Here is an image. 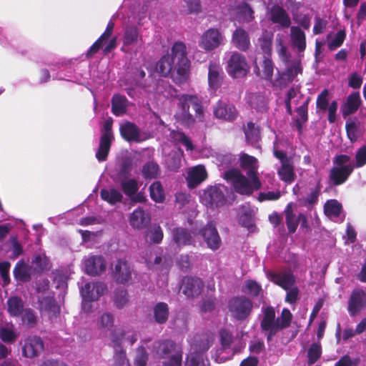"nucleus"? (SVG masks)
Here are the masks:
<instances>
[{
  "instance_id": "36",
  "label": "nucleus",
  "mask_w": 366,
  "mask_h": 366,
  "mask_svg": "<svg viewBox=\"0 0 366 366\" xmlns=\"http://www.w3.org/2000/svg\"><path fill=\"white\" fill-rule=\"evenodd\" d=\"M236 17L240 23H248L254 19V11L246 3L239 5L237 8Z\"/></svg>"
},
{
  "instance_id": "5",
  "label": "nucleus",
  "mask_w": 366,
  "mask_h": 366,
  "mask_svg": "<svg viewBox=\"0 0 366 366\" xmlns=\"http://www.w3.org/2000/svg\"><path fill=\"white\" fill-rule=\"evenodd\" d=\"M275 49L281 61L285 64V71L283 78L287 81H291L298 74L302 72V66L300 59L290 60V54L285 46V36L278 34L276 37Z\"/></svg>"
},
{
  "instance_id": "62",
  "label": "nucleus",
  "mask_w": 366,
  "mask_h": 366,
  "mask_svg": "<svg viewBox=\"0 0 366 366\" xmlns=\"http://www.w3.org/2000/svg\"><path fill=\"white\" fill-rule=\"evenodd\" d=\"M22 321L29 327H33L36 323V317L31 309H26L22 315Z\"/></svg>"
},
{
  "instance_id": "25",
  "label": "nucleus",
  "mask_w": 366,
  "mask_h": 366,
  "mask_svg": "<svg viewBox=\"0 0 366 366\" xmlns=\"http://www.w3.org/2000/svg\"><path fill=\"white\" fill-rule=\"evenodd\" d=\"M120 133L127 141L141 142L143 140L138 128L133 123L127 122L120 125Z\"/></svg>"
},
{
  "instance_id": "60",
  "label": "nucleus",
  "mask_w": 366,
  "mask_h": 366,
  "mask_svg": "<svg viewBox=\"0 0 366 366\" xmlns=\"http://www.w3.org/2000/svg\"><path fill=\"white\" fill-rule=\"evenodd\" d=\"M115 352L113 356L114 365L115 366H123L128 362L126 351L122 348H114Z\"/></svg>"
},
{
  "instance_id": "57",
  "label": "nucleus",
  "mask_w": 366,
  "mask_h": 366,
  "mask_svg": "<svg viewBox=\"0 0 366 366\" xmlns=\"http://www.w3.org/2000/svg\"><path fill=\"white\" fill-rule=\"evenodd\" d=\"M17 337L15 332L8 327H2L0 328V339L5 343H13Z\"/></svg>"
},
{
  "instance_id": "56",
  "label": "nucleus",
  "mask_w": 366,
  "mask_h": 366,
  "mask_svg": "<svg viewBox=\"0 0 366 366\" xmlns=\"http://www.w3.org/2000/svg\"><path fill=\"white\" fill-rule=\"evenodd\" d=\"M330 94L327 89L323 90L317 98V109L325 112L329 107Z\"/></svg>"
},
{
  "instance_id": "21",
  "label": "nucleus",
  "mask_w": 366,
  "mask_h": 366,
  "mask_svg": "<svg viewBox=\"0 0 366 366\" xmlns=\"http://www.w3.org/2000/svg\"><path fill=\"white\" fill-rule=\"evenodd\" d=\"M354 165L347 164L345 167H333L330 173V178L335 185L343 184L351 174Z\"/></svg>"
},
{
  "instance_id": "51",
  "label": "nucleus",
  "mask_w": 366,
  "mask_h": 366,
  "mask_svg": "<svg viewBox=\"0 0 366 366\" xmlns=\"http://www.w3.org/2000/svg\"><path fill=\"white\" fill-rule=\"evenodd\" d=\"M139 32L137 28L131 26L124 29L123 36L124 46H129L137 41Z\"/></svg>"
},
{
  "instance_id": "12",
  "label": "nucleus",
  "mask_w": 366,
  "mask_h": 366,
  "mask_svg": "<svg viewBox=\"0 0 366 366\" xmlns=\"http://www.w3.org/2000/svg\"><path fill=\"white\" fill-rule=\"evenodd\" d=\"M285 216V222L287 229L290 233H294L301 222V227L307 228V221L305 214L302 213H297L295 211V205L293 203H289L284 211Z\"/></svg>"
},
{
  "instance_id": "45",
  "label": "nucleus",
  "mask_w": 366,
  "mask_h": 366,
  "mask_svg": "<svg viewBox=\"0 0 366 366\" xmlns=\"http://www.w3.org/2000/svg\"><path fill=\"white\" fill-rule=\"evenodd\" d=\"M127 107V99L121 95H114L112 99V112L117 116L125 113Z\"/></svg>"
},
{
  "instance_id": "19",
  "label": "nucleus",
  "mask_w": 366,
  "mask_h": 366,
  "mask_svg": "<svg viewBox=\"0 0 366 366\" xmlns=\"http://www.w3.org/2000/svg\"><path fill=\"white\" fill-rule=\"evenodd\" d=\"M107 264L100 256H92L84 262V270L87 274H99L105 272Z\"/></svg>"
},
{
  "instance_id": "16",
  "label": "nucleus",
  "mask_w": 366,
  "mask_h": 366,
  "mask_svg": "<svg viewBox=\"0 0 366 366\" xmlns=\"http://www.w3.org/2000/svg\"><path fill=\"white\" fill-rule=\"evenodd\" d=\"M366 307V293L361 289L352 292L348 301V312L351 316H355Z\"/></svg>"
},
{
  "instance_id": "27",
  "label": "nucleus",
  "mask_w": 366,
  "mask_h": 366,
  "mask_svg": "<svg viewBox=\"0 0 366 366\" xmlns=\"http://www.w3.org/2000/svg\"><path fill=\"white\" fill-rule=\"evenodd\" d=\"M172 239L178 247L191 245L194 239L191 234L185 229L178 227L172 231Z\"/></svg>"
},
{
  "instance_id": "59",
  "label": "nucleus",
  "mask_w": 366,
  "mask_h": 366,
  "mask_svg": "<svg viewBox=\"0 0 366 366\" xmlns=\"http://www.w3.org/2000/svg\"><path fill=\"white\" fill-rule=\"evenodd\" d=\"M98 325L100 328L109 330L114 325V317L109 312L104 313L99 319Z\"/></svg>"
},
{
  "instance_id": "52",
  "label": "nucleus",
  "mask_w": 366,
  "mask_h": 366,
  "mask_svg": "<svg viewBox=\"0 0 366 366\" xmlns=\"http://www.w3.org/2000/svg\"><path fill=\"white\" fill-rule=\"evenodd\" d=\"M149 355L145 347L139 346L137 349L136 355L134 360V366H147Z\"/></svg>"
},
{
  "instance_id": "61",
  "label": "nucleus",
  "mask_w": 366,
  "mask_h": 366,
  "mask_svg": "<svg viewBox=\"0 0 366 366\" xmlns=\"http://www.w3.org/2000/svg\"><path fill=\"white\" fill-rule=\"evenodd\" d=\"M172 135L174 141L181 142L186 147L187 149L192 150L193 149L192 143L190 139L184 135V134L180 132H174L172 133Z\"/></svg>"
},
{
  "instance_id": "34",
  "label": "nucleus",
  "mask_w": 366,
  "mask_h": 366,
  "mask_svg": "<svg viewBox=\"0 0 366 366\" xmlns=\"http://www.w3.org/2000/svg\"><path fill=\"white\" fill-rule=\"evenodd\" d=\"M248 104L257 112H264L267 110V99L261 94H249L247 97Z\"/></svg>"
},
{
  "instance_id": "42",
  "label": "nucleus",
  "mask_w": 366,
  "mask_h": 366,
  "mask_svg": "<svg viewBox=\"0 0 366 366\" xmlns=\"http://www.w3.org/2000/svg\"><path fill=\"white\" fill-rule=\"evenodd\" d=\"M272 39L273 34L272 32L267 31H264L262 36L258 39L257 44V47L264 53L270 54L272 51Z\"/></svg>"
},
{
  "instance_id": "47",
  "label": "nucleus",
  "mask_w": 366,
  "mask_h": 366,
  "mask_svg": "<svg viewBox=\"0 0 366 366\" xmlns=\"http://www.w3.org/2000/svg\"><path fill=\"white\" fill-rule=\"evenodd\" d=\"M322 350L320 342L312 343L307 350V364L311 366L314 365L322 355Z\"/></svg>"
},
{
  "instance_id": "11",
  "label": "nucleus",
  "mask_w": 366,
  "mask_h": 366,
  "mask_svg": "<svg viewBox=\"0 0 366 366\" xmlns=\"http://www.w3.org/2000/svg\"><path fill=\"white\" fill-rule=\"evenodd\" d=\"M204 282L198 276H184L180 291L188 298L199 295L204 288Z\"/></svg>"
},
{
  "instance_id": "17",
  "label": "nucleus",
  "mask_w": 366,
  "mask_h": 366,
  "mask_svg": "<svg viewBox=\"0 0 366 366\" xmlns=\"http://www.w3.org/2000/svg\"><path fill=\"white\" fill-rule=\"evenodd\" d=\"M204 239L207 247L212 250L219 249L221 244V239L216 228L212 224H207L203 227L199 233Z\"/></svg>"
},
{
  "instance_id": "44",
  "label": "nucleus",
  "mask_w": 366,
  "mask_h": 366,
  "mask_svg": "<svg viewBox=\"0 0 366 366\" xmlns=\"http://www.w3.org/2000/svg\"><path fill=\"white\" fill-rule=\"evenodd\" d=\"M272 281L281 287L283 290H287L296 286L295 276H269Z\"/></svg>"
},
{
  "instance_id": "26",
  "label": "nucleus",
  "mask_w": 366,
  "mask_h": 366,
  "mask_svg": "<svg viewBox=\"0 0 366 366\" xmlns=\"http://www.w3.org/2000/svg\"><path fill=\"white\" fill-rule=\"evenodd\" d=\"M290 41L292 46L296 48L298 52H303L306 49V36L303 31L298 26H292L290 29Z\"/></svg>"
},
{
  "instance_id": "4",
  "label": "nucleus",
  "mask_w": 366,
  "mask_h": 366,
  "mask_svg": "<svg viewBox=\"0 0 366 366\" xmlns=\"http://www.w3.org/2000/svg\"><path fill=\"white\" fill-rule=\"evenodd\" d=\"M224 177L232 184L236 192L242 195H250L261 187V182L257 176H248L247 178L237 169L225 172Z\"/></svg>"
},
{
  "instance_id": "40",
  "label": "nucleus",
  "mask_w": 366,
  "mask_h": 366,
  "mask_svg": "<svg viewBox=\"0 0 366 366\" xmlns=\"http://www.w3.org/2000/svg\"><path fill=\"white\" fill-rule=\"evenodd\" d=\"M112 140H110L109 134H102L100 139L99 147L96 154V157L100 162L107 159L110 149Z\"/></svg>"
},
{
  "instance_id": "7",
  "label": "nucleus",
  "mask_w": 366,
  "mask_h": 366,
  "mask_svg": "<svg viewBox=\"0 0 366 366\" xmlns=\"http://www.w3.org/2000/svg\"><path fill=\"white\" fill-rule=\"evenodd\" d=\"M157 352L161 357H170L168 362H164L163 366H181L182 362V352L176 342L172 340H164L159 343Z\"/></svg>"
},
{
  "instance_id": "14",
  "label": "nucleus",
  "mask_w": 366,
  "mask_h": 366,
  "mask_svg": "<svg viewBox=\"0 0 366 366\" xmlns=\"http://www.w3.org/2000/svg\"><path fill=\"white\" fill-rule=\"evenodd\" d=\"M44 350V341L40 337L34 335L25 339L22 347V355L31 359L38 357Z\"/></svg>"
},
{
  "instance_id": "63",
  "label": "nucleus",
  "mask_w": 366,
  "mask_h": 366,
  "mask_svg": "<svg viewBox=\"0 0 366 366\" xmlns=\"http://www.w3.org/2000/svg\"><path fill=\"white\" fill-rule=\"evenodd\" d=\"M360 362L359 357L352 359L348 355H345L340 358L335 366H358Z\"/></svg>"
},
{
  "instance_id": "6",
  "label": "nucleus",
  "mask_w": 366,
  "mask_h": 366,
  "mask_svg": "<svg viewBox=\"0 0 366 366\" xmlns=\"http://www.w3.org/2000/svg\"><path fill=\"white\" fill-rule=\"evenodd\" d=\"M252 309V301L245 296L234 297L228 302V310L237 321L247 320L250 316Z\"/></svg>"
},
{
  "instance_id": "43",
  "label": "nucleus",
  "mask_w": 366,
  "mask_h": 366,
  "mask_svg": "<svg viewBox=\"0 0 366 366\" xmlns=\"http://www.w3.org/2000/svg\"><path fill=\"white\" fill-rule=\"evenodd\" d=\"M101 197L104 200L112 204L120 202L123 197L122 193L114 188L102 189L101 191Z\"/></svg>"
},
{
  "instance_id": "35",
  "label": "nucleus",
  "mask_w": 366,
  "mask_h": 366,
  "mask_svg": "<svg viewBox=\"0 0 366 366\" xmlns=\"http://www.w3.org/2000/svg\"><path fill=\"white\" fill-rule=\"evenodd\" d=\"M254 72L258 76L271 80L274 71V65L271 59L265 58L261 66L262 69L257 66V61H254Z\"/></svg>"
},
{
  "instance_id": "29",
  "label": "nucleus",
  "mask_w": 366,
  "mask_h": 366,
  "mask_svg": "<svg viewBox=\"0 0 366 366\" xmlns=\"http://www.w3.org/2000/svg\"><path fill=\"white\" fill-rule=\"evenodd\" d=\"M361 99L359 93H352L347 97V102L342 108V116L346 117L355 113L361 104Z\"/></svg>"
},
{
  "instance_id": "49",
  "label": "nucleus",
  "mask_w": 366,
  "mask_h": 366,
  "mask_svg": "<svg viewBox=\"0 0 366 366\" xmlns=\"http://www.w3.org/2000/svg\"><path fill=\"white\" fill-rule=\"evenodd\" d=\"M142 174L146 179H154L159 174V168L154 162H147L142 168Z\"/></svg>"
},
{
  "instance_id": "9",
  "label": "nucleus",
  "mask_w": 366,
  "mask_h": 366,
  "mask_svg": "<svg viewBox=\"0 0 366 366\" xmlns=\"http://www.w3.org/2000/svg\"><path fill=\"white\" fill-rule=\"evenodd\" d=\"M249 66L243 55L234 52L227 61V71L234 78L244 76L249 71Z\"/></svg>"
},
{
  "instance_id": "39",
  "label": "nucleus",
  "mask_w": 366,
  "mask_h": 366,
  "mask_svg": "<svg viewBox=\"0 0 366 366\" xmlns=\"http://www.w3.org/2000/svg\"><path fill=\"white\" fill-rule=\"evenodd\" d=\"M164 237L163 231L159 225L154 224L145 233L146 241L149 244H159Z\"/></svg>"
},
{
  "instance_id": "32",
  "label": "nucleus",
  "mask_w": 366,
  "mask_h": 366,
  "mask_svg": "<svg viewBox=\"0 0 366 366\" xmlns=\"http://www.w3.org/2000/svg\"><path fill=\"white\" fill-rule=\"evenodd\" d=\"M223 72L220 66L216 63H211L209 66L208 83L210 88L217 89L221 83Z\"/></svg>"
},
{
  "instance_id": "24",
  "label": "nucleus",
  "mask_w": 366,
  "mask_h": 366,
  "mask_svg": "<svg viewBox=\"0 0 366 366\" xmlns=\"http://www.w3.org/2000/svg\"><path fill=\"white\" fill-rule=\"evenodd\" d=\"M324 210L325 214L335 222H342L344 219L342 206L335 199L328 200L325 204Z\"/></svg>"
},
{
  "instance_id": "38",
  "label": "nucleus",
  "mask_w": 366,
  "mask_h": 366,
  "mask_svg": "<svg viewBox=\"0 0 366 366\" xmlns=\"http://www.w3.org/2000/svg\"><path fill=\"white\" fill-rule=\"evenodd\" d=\"M8 312L12 317H19L23 313L24 302L21 297L13 296L7 300Z\"/></svg>"
},
{
  "instance_id": "46",
  "label": "nucleus",
  "mask_w": 366,
  "mask_h": 366,
  "mask_svg": "<svg viewBox=\"0 0 366 366\" xmlns=\"http://www.w3.org/2000/svg\"><path fill=\"white\" fill-rule=\"evenodd\" d=\"M245 137L247 142L253 146H256L259 139V130L252 122L247 124L245 130Z\"/></svg>"
},
{
  "instance_id": "28",
  "label": "nucleus",
  "mask_w": 366,
  "mask_h": 366,
  "mask_svg": "<svg viewBox=\"0 0 366 366\" xmlns=\"http://www.w3.org/2000/svg\"><path fill=\"white\" fill-rule=\"evenodd\" d=\"M232 42L237 49L242 51L248 49L250 46V40L247 32L240 28L234 31Z\"/></svg>"
},
{
  "instance_id": "30",
  "label": "nucleus",
  "mask_w": 366,
  "mask_h": 366,
  "mask_svg": "<svg viewBox=\"0 0 366 366\" xmlns=\"http://www.w3.org/2000/svg\"><path fill=\"white\" fill-rule=\"evenodd\" d=\"M239 161L241 167L246 171L247 176H257L258 162L255 157L241 154Z\"/></svg>"
},
{
  "instance_id": "54",
  "label": "nucleus",
  "mask_w": 366,
  "mask_h": 366,
  "mask_svg": "<svg viewBox=\"0 0 366 366\" xmlns=\"http://www.w3.org/2000/svg\"><path fill=\"white\" fill-rule=\"evenodd\" d=\"M220 342L224 350L230 348L233 342V335L227 329H221L219 331Z\"/></svg>"
},
{
  "instance_id": "48",
  "label": "nucleus",
  "mask_w": 366,
  "mask_h": 366,
  "mask_svg": "<svg viewBox=\"0 0 366 366\" xmlns=\"http://www.w3.org/2000/svg\"><path fill=\"white\" fill-rule=\"evenodd\" d=\"M113 302L118 309L125 307L129 302L127 291L123 288H117L114 292Z\"/></svg>"
},
{
  "instance_id": "37",
  "label": "nucleus",
  "mask_w": 366,
  "mask_h": 366,
  "mask_svg": "<svg viewBox=\"0 0 366 366\" xmlns=\"http://www.w3.org/2000/svg\"><path fill=\"white\" fill-rule=\"evenodd\" d=\"M271 19L282 26L288 27L290 25V19L285 11L280 6H274L271 10Z\"/></svg>"
},
{
  "instance_id": "8",
  "label": "nucleus",
  "mask_w": 366,
  "mask_h": 366,
  "mask_svg": "<svg viewBox=\"0 0 366 366\" xmlns=\"http://www.w3.org/2000/svg\"><path fill=\"white\" fill-rule=\"evenodd\" d=\"M224 36L217 29L206 30L200 36L199 46L206 51H212L224 44Z\"/></svg>"
},
{
  "instance_id": "2",
  "label": "nucleus",
  "mask_w": 366,
  "mask_h": 366,
  "mask_svg": "<svg viewBox=\"0 0 366 366\" xmlns=\"http://www.w3.org/2000/svg\"><path fill=\"white\" fill-rule=\"evenodd\" d=\"M203 113L202 102L197 96L185 94L179 97L175 114L178 122L190 126L196 121H202Z\"/></svg>"
},
{
  "instance_id": "13",
  "label": "nucleus",
  "mask_w": 366,
  "mask_h": 366,
  "mask_svg": "<svg viewBox=\"0 0 366 366\" xmlns=\"http://www.w3.org/2000/svg\"><path fill=\"white\" fill-rule=\"evenodd\" d=\"M223 186L210 187L205 189L201 195V201L207 207H219L224 202Z\"/></svg>"
},
{
  "instance_id": "1",
  "label": "nucleus",
  "mask_w": 366,
  "mask_h": 366,
  "mask_svg": "<svg viewBox=\"0 0 366 366\" xmlns=\"http://www.w3.org/2000/svg\"><path fill=\"white\" fill-rule=\"evenodd\" d=\"M189 67L186 46L182 42H176L172 46V54L164 56L158 62L157 71L162 76H167L172 71L173 80L180 84L188 79Z\"/></svg>"
},
{
  "instance_id": "53",
  "label": "nucleus",
  "mask_w": 366,
  "mask_h": 366,
  "mask_svg": "<svg viewBox=\"0 0 366 366\" xmlns=\"http://www.w3.org/2000/svg\"><path fill=\"white\" fill-rule=\"evenodd\" d=\"M41 307L49 312L56 314L59 312V307L55 299L52 297H45L41 300Z\"/></svg>"
},
{
  "instance_id": "31",
  "label": "nucleus",
  "mask_w": 366,
  "mask_h": 366,
  "mask_svg": "<svg viewBox=\"0 0 366 366\" xmlns=\"http://www.w3.org/2000/svg\"><path fill=\"white\" fill-rule=\"evenodd\" d=\"M210 345V341L207 334L194 335L191 343L194 352L197 354L206 352L209 349Z\"/></svg>"
},
{
  "instance_id": "23",
  "label": "nucleus",
  "mask_w": 366,
  "mask_h": 366,
  "mask_svg": "<svg viewBox=\"0 0 366 366\" xmlns=\"http://www.w3.org/2000/svg\"><path fill=\"white\" fill-rule=\"evenodd\" d=\"M214 114L218 119L232 121L237 117V113L232 105L219 102L214 107Z\"/></svg>"
},
{
  "instance_id": "15",
  "label": "nucleus",
  "mask_w": 366,
  "mask_h": 366,
  "mask_svg": "<svg viewBox=\"0 0 366 366\" xmlns=\"http://www.w3.org/2000/svg\"><path fill=\"white\" fill-rule=\"evenodd\" d=\"M347 136L352 143L361 139L365 132V125L356 117H350L345 123Z\"/></svg>"
},
{
  "instance_id": "33",
  "label": "nucleus",
  "mask_w": 366,
  "mask_h": 366,
  "mask_svg": "<svg viewBox=\"0 0 366 366\" xmlns=\"http://www.w3.org/2000/svg\"><path fill=\"white\" fill-rule=\"evenodd\" d=\"M153 313L154 320L157 324H165L169 315L168 305L163 302L157 303L153 308Z\"/></svg>"
},
{
  "instance_id": "41",
  "label": "nucleus",
  "mask_w": 366,
  "mask_h": 366,
  "mask_svg": "<svg viewBox=\"0 0 366 366\" xmlns=\"http://www.w3.org/2000/svg\"><path fill=\"white\" fill-rule=\"evenodd\" d=\"M114 26V24L112 21H109L104 34L91 46L89 51H88L89 55H92L93 54L96 53L103 45L104 42L110 37L112 34Z\"/></svg>"
},
{
  "instance_id": "18",
  "label": "nucleus",
  "mask_w": 366,
  "mask_h": 366,
  "mask_svg": "<svg viewBox=\"0 0 366 366\" xmlns=\"http://www.w3.org/2000/svg\"><path fill=\"white\" fill-rule=\"evenodd\" d=\"M129 222V224L134 229H142L149 224L151 216L147 211L142 208H138L130 214Z\"/></svg>"
},
{
  "instance_id": "58",
  "label": "nucleus",
  "mask_w": 366,
  "mask_h": 366,
  "mask_svg": "<svg viewBox=\"0 0 366 366\" xmlns=\"http://www.w3.org/2000/svg\"><path fill=\"white\" fill-rule=\"evenodd\" d=\"M259 285L254 280H249L245 282L242 291L252 296H258L260 291Z\"/></svg>"
},
{
  "instance_id": "64",
  "label": "nucleus",
  "mask_w": 366,
  "mask_h": 366,
  "mask_svg": "<svg viewBox=\"0 0 366 366\" xmlns=\"http://www.w3.org/2000/svg\"><path fill=\"white\" fill-rule=\"evenodd\" d=\"M366 164V145L360 147L355 154V164L354 167H362Z\"/></svg>"
},
{
  "instance_id": "10",
  "label": "nucleus",
  "mask_w": 366,
  "mask_h": 366,
  "mask_svg": "<svg viewBox=\"0 0 366 366\" xmlns=\"http://www.w3.org/2000/svg\"><path fill=\"white\" fill-rule=\"evenodd\" d=\"M274 154L282 163L281 167L277 171L280 178L285 182L291 183L294 181L295 172L290 160L287 158L286 154L283 152L278 150L277 144H274Z\"/></svg>"
},
{
  "instance_id": "20",
  "label": "nucleus",
  "mask_w": 366,
  "mask_h": 366,
  "mask_svg": "<svg viewBox=\"0 0 366 366\" xmlns=\"http://www.w3.org/2000/svg\"><path fill=\"white\" fill-rule=\"evenodd\" d=\"M207 174L204 166L198 165L189 169L187 181L190 188L196 187L206 179Z\"/></svg>"
},
{
  "instance_id": "3",
  "label": "nucleus",
  "mask_w": 366,
  "mask_h": 366,
  "mask_svg": "<svg viewBox=\"0 0 366 366\" xmlns=\"http://www.w3.org/2000/svg\"><path fill=\"white\" fill-rule=\"evenodd\" d=\"M263 317L260 322V327L263 332H267V342L272 341L277 333L290 326L292 315L289 309L284 308L280 317L276 318L274 308L267 306L263 309Z\"/></svg>"
},
{
  "instance_id": "50",
  "label": "nucleus",
  "mask_w": 366,
  "mask_h": 366,
  "mask_svg": "<svg viewBox=\"0 0 366 366\" xmlns=\"http://www.w3.org/2000/svg\"><path fill=\"white\" fill-rule=\"evenodd\" d=\"M151 198L156 202H162L164 199V192L159 182L152 183L149 187Z\"/></svg>"
},
{
  "instance_id": "22",
  "label": "nucleus",
  "mask_w": 366,
  "mask_h": 366,
  "mask_svg": "<svg viewBox=\"0 0 366 366\" xmlns=\"http://www.w3.org/2000/svg\"><path fill=\"white\" fill-rule=\"evenodd\" d=\"M114 179L120 181L123 192L129 197L134 196L139 189L138 182L135 179L126 178L124 169H122Z\"/></svg>"
},
{
  "instance_id": "55",
  "label": "nucleus",
  "mask_w": 366,
  "mask_h": 366,
  "mask_svg": "<svg viewBox=\"0 0 366 366\" xmlns=\"http://www.w3.org/2000/svg\"><path fill=\"white\" fill-rule=\"evenodd\" d=\"M125 337V332L122 329H114L110 334V340L114 348H122V340Z\"/></svg>"
}]
</instances>
